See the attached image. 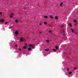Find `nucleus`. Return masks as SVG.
Listing matches in <instances>:
<instances>
[{
    "instance_id": "obj_3",
    "label": "nucleus",
    "mask_w": 78,
    "mask_h": 78,
    "mask_svg": "<svg viewBox=\"0 0 78 78\" xmlns=\"http://www.w3.org/2000/svg\"><path fill=\"white\" fill-rule=\"evenodd\" d=\"M18 31H16L15 32V34L16 35H17V34H18Z\"/></svg>"
},
{
    "instance_id": "obj_18",
    "label": "nucleus",
    "mask_w": 78,
    "mask_h": 78,
    "mask_svg": "<svg viewBox=\"0 0 78 78\" xmlns=\"http://www.w3.org/2000/svg\"><path fill=\"white\" fill-rule=\"evenodd\" d=\"M55 48L57 49H58V47L57 46H55Z\"/></svg>"
},
{
    "instance_id": "obj_6",
    "label": "nucleus",
    "mask_w": 78,
    "mask_h": 78,
    "mask_svg": "<svg viewBox=\"0 0 78 78\" xmlns=\"http://www.w3.org/2000/svg\"><path fill=\"white\" fill-rule=\"evenodd\" d=\"M10 15L11 16H14V14L13 13H10Z\"/></svg>"
},
{
    "instance_id": "obj_7",
    "label": "nucleus",
    "mask_w": 78,
    "mask_h": 78,
    "mask_svg": "<svg viewBox=\"0 0 78 78\" xmlns=\"http://www.w3.org/2000/svg\"><path fill=\"white\" fill-rule=\"evenodd\" d=\"M72 72H69L68 73V74H69V75H70V74H72Z\"/></svg>"
},
{
    "instance_id": "obj_11",
    "label": "nucleus",
    "mask_w": 78,
    "mask_h": 78,
    "mask_svg": "<svg viewBox=\"0 0 78 78\" xmlns=\"http://www.w3.org/2000/svg\"><path fill=\"white\" fill-rule=\"evenodd\" d=\"M44 25H47V22H44Z\"/></svg>"
},
{
    "instance_id": "obj_21",
    "label": "nucleus",
    "mask_w": 78,
    "mask_h": 78,
    "mask_svg": "<svg viewBox=\"0 0 78 78\" xmlns=\"http://www.w3.org/2000/svg\"><path fill=\"white\" fill-rule=\"evenodd\" d=\"M69 25H70L71 27H72V24L71 23H69Z\"/></svg>"
},
{
    "instance_id": "obj_34",
    "label": "nucleus",
    "mask_w": 78,
    "mask_h": 78,
    "mask_svg": "<svg viewBox=\"0 0 78 78\" xmlns=\"http://www.w3.org/2000/svg\"><path fill=\"white\" fill-rule=\"evenodd\" d=\"M25 45H27V43H26V44H25Z\"/></svg>"
},
{
    "instance_id": "obj_9",
    "label": "nucleus",
    "mask_w": 78,
    "mask_h": 78,
    "mask_svg": "<svg viewBox=\"0 0 78 78\" xmlns=\"http://www.w3.org/2000/svg\"><path fill=\"white\" fill-rule=\"evenodd\" d=\"M29 46L30 47H31L33 46V45L31 44H30L29 45Z\"/></svg>"
},
{
    "instance_id": "obj_20",
    "label": "nucleus",
    "mask_w": 78,
    "mask_h": 78,
    "mask_svg": "<svg viewBox=\"0 0 78 78\" xmlns=\"http://www.w3.org/2000/svg\"><path fill=\"white\" fill-rule=\"evenodd\" d=\"M67 71H68V72H69V68H67Z\"/></svg>"
},
{
    "instance_id": "obj_24",
    "label": "nucleus",
    "mask_w": 78,
    "mask_h": 78,
    "mask_svg": "<svg viewBox=\"0 0 78 78\" xmlns=\"http://www.w3.org/2000/svg\"><path fill=\"white\" fill-rule=\"evenodd\" d=\"M74 22H77V21H76V20H74Z\"/></svg>"
},
{
    "instance_id": "obj_5",
    "label": "nucleus",
    "mask_w": 78,
    "mask_h": 78,
    "mask_svg": "<svg viewBox=\"0 0 78 78\" xmlns=\"http://www.w3.org/2000/svg\"><path fill=\"white\" fill-rule=\"evenodd\" d=\"M23 41V38L21 37L20 38V41Z\"/></svg>"
},
{
    "instance_id": "obj_1",
    "label": "nucleus",
    "mask_w": 78,
    "mask_h": 78,
    "mask_svg": "<svg viewBox=\"0 0 78 78\" xmlns=\"http://www.w3.org/2000/svg\"><path fill=\"white\" fill-rule=\"evenodd\" d=\"M0 22H1V23H3V22H5V20L4 19H1L0 20Z\"/></svg>"
},
{
    "instance_id": "obj_4",
    "label": "nucleus",
    "mask_w": 78,
    "mask_h": 78,
    "mask_svg": "<svg viewBox=\"0 0 78 78\" xmlns=\"http://www.w3.org/2000/svg\"><path fill=\"white\" fill-rule=\"evenodd\" d=\"M50 18H51V19H53V16L52 15H50Z\"/></svg>"
},
{
    "instance_id": "obj_19",
    "label": "nucleus",
    "mask_w": 78,
    "mask_h": 78,
    "mask_svg": "<svg viewBox=\"0 0 78 78\" xmlns=\"http://www.w3.org/2000/svg\"><path fill=\"white\" fill-rule=\"evenodd\" d=\"M26 48V47L25 46H24L23 47V48H24V49H25Z\"/></svg>"
},
{
    "instance_id": "obj_12",
    "label": "nucleus",
    "mask_w": 78,
    "mask_h": 78,
    "mask_svg": "<svg viewBox=\"0 0 78 78\" xmlns=\"http://www.w3.org/2000/svg\"><path fill=\"white\" fill-rule=\"evenodd\" d=\"M55 19H58V16H55Z\"/></svg>"
},
{
    "instance_id": "obj_30",
    "label": "nucleus",
    "mask_w": 78,
    "mask_h": 78,
    "mask_svg": "<svg viewBox=\"0 0 78 78\" xmlns=\"http://www.w3.org/2000/svg\"><path fill=\"white\" fill-rule=\"evenodd\" d=\"M74 70H76V68H74Z\"/></svg>"
},
{
    "instance_id": "obj_23",
    "label": "nucleus",
    "mask_w": 78,
    "mask_h": 78,
    "mask_svg": "<svg viewBox=\"0 0 78 78\" xmlns=\"http://www.w3.org/2000/svg\"><path fill=\"white\" fill-rule=\"evenodd\" d=\"M64 24H62L61 26L62 27H64Z\"/></svg>"
},
{
    "instance_id": "obj_17",
    "label": "nucleus",
    "mask_w": 78,
    "mask_h": 78,
    "mask_svg": "<svg viewBox=\"0 0 78 78\" xmlns=\"http://www.w3.org/2000/svg\"><path fill=\"white\" fill-rule=\"evenodd\" d=\"M12 27V26H10V27H9V29H11Z\"/></svg>"
},
{
    "instance_id": "obj_14",
    "label": "nucleus",
    "mask_w": 78,
    "mask_h": 78,
    "mask_svg": "<svg viewBox=\"0 0 78 78\" xmlns=\"http://www.w3.org/2000/svg\"><path fill=\"white\" fill-rule=\"evenodd\" d=\"M15 22H16V23H17V22H18V20H16Z\"/></svg>"
},
{
    "instance_id": "obj_15",
    "label": "nucleus",
    "mask_w": 78,
    "mask_h": 78,
    "mask_svg": "<svg viewBox=\"0 0 78 78\" xmlns=\"http://www.w3.org/2000/svg\"><path fill=\"white\" fill-rule=\"evenodd\" d=\"M72 30V33H73V31H74V30H73V29H71Z\"/></svg>"
},
{
    "instance_id": "obj_2",
    "label": "nucleus",
    "mask_w": 78,
    "mask_h": 78,
    "mask_svg": "<svg viewBox=\"0 0 78 78\" xmlns=\"http://www.w3.org/2000/svg\"><path fill=\"white\" fill-rule=\"evenodd\" d=\"M63 5V2H61L60 3V4L59 5L60 6H61V7H62V6Z\"/></svg>"
},
{
    "instance_id": "obj_31",
    "label": "nucleus",
    "mask_w": 78,
    "mask_h": 78,
    "mask_svg": "<svg viewBox=\"0 0 78 78\" xmlns=\"http://www.w3.org/2000/svg\"><path fill=\"white\" fill-rule=\"evenodd\" d=\"M42 33V32H40V34H41Z\"/></svg>"
},
{
    "instance_id": "obj_25",
    "label": "nucleus",
    "mask_w": 78,
    "mask_h": 78,
    "mask_svg": "<svg viewBox=\"0 0 78 78\" xmlns=\"http://www.w3.org/2000/svg\"><path fill=\"white\" fill-rule=\"evenodd\" d=\"M10 17H13V16H12V15H11L10 16Z\"/></svg>"
},
{
    "instance_id": "obj_35",
    "label": "nucleus",
    "mask_w": 78,
    "mask_h": 78,
    "mask_svg": "<svg viewBox=\"0 0 78 78\" xmlns=\"http://www.w3.org/2000/svg\"><path fill=\"white\" fill-rule=\"evenodd\" d=\"M40 26L41 25V23H40Z\"/></svg>"
},
{
    "instance_id": "obj_36",
    "label": "nucleus",
    "mask_w": 78,
    "mask_h": 78,
    "mask_svg": "<svg viewBox=\"0 0 78 78\" xmlns=\"http://www.w3.org/2000/svg\"><path fill=\"white\" fill-rule=\"evenodd\" d=\"M77 14H78V12H77Z\"/></svg>"
},
{
    "instance_id": "obj_22",
    "label": "nucleus",
    "mask_w": 78,
    "mask_h": 78,
    "mask_svg": "<svg viewBox=\"0 0 78 78\" xmlns=\"http://www.w3.org/2000/svg\"><path fill=\"white\" fill-rule=\"evenodd\" d=\"M52 50L53 51H56V49H53Z\"/></svg>"
},
{
    "instance_id": "obj_26",
    "label": "nucleus",
    "mask_w": 78,
    "mask_h": 78,
    "mask_svg": "<svg viewBox=\"0 0 78 78\" xmlns=\"http://www.w3.org/2000/svg\"><path fill=\"white\" fill-rule=\"evenodd\" d=\"M19 51H21V48H19Z\"/></svg>"
},
{
    "instance_id": "obj_32",
    "label": "nucleus",
    "mask_w": 78,
    "mask_h": 78,
    "mask_svg": "<svg viewBox=\"0 0 78 78\" xmlns=\"http://www.w3.org/2000/svg\"><path fill=\"white\" fill-rule=\"evenodd\" d=\"M15 47H17V44H16L15 45Z\"/></svg>"
},
{
    "instance_id": "obj_13",
    "label": "nucleus",
    "mask_w": 78,
    "mask_h": 78,
    "mask_svg": "<svg viewBox=\"0 0 78 78\" xmlns=\"http://www.w3.org/2000/svg\"><path fill=\"white\" fill-rule=\"evenodd\" d=\"M48 50H49V49H45V51H48Z\"/></svg>"
},
{
    "instance_id": "obj_33",
    "label": "nucleus",
    "mask_w": 78,
    "mask_h": 78,
    "mask_svg": "<svg viewBox=\"0 0 78 78\" xmlns=\"http://www.w3.org/2000/svg\"><path fill=\"white\" fill-rule=\"evenodd\" d=\"M74 25H76V23H75L74 24Z\"/></svg>"
},
{
    "instance_id": "obj_10",
    "label": "nucleus",
    "mask_w": 78,
    "mask_h": 78,
    "mask_svg": "<svg viewBox=\"0 0 78 78\" xmlns=\"http://www.w3.org/2000/svg\"><path fill=\"white\" fill-rule=\"evenodd\" d=\"M28 50H29V51H30L31 50V48H29L28 49Z\"/></svg>"
},
{
    "instance_id": "obj_16",
    "label": "nucleus",
    "mask_w": 78,
    "mask_h": 78,
    "mask_svg": "<svg viewBox=\"0 0 78 78\" xmlns=\"http://www.w3.org/2000/svg\"><path fill=\"white\" fill-rule=\"evenodd\" d=\"M46 42H47V43H48L49 42V41H48V40H47Z\"/></svg>"
},
{
    "instance_id": "obj_27",
    "label": "nucleus",
    "mask_w": 78,
    "mask_h": 78,
    "mask_svg": "<svg viewBox=\"0 0 78 78\" xmlns=\"http://www.w3.org/2000/svg\"><path fill=\"white\" fill-rule=\"evenodd\" d=\"M8 23V22H5V24H6Z\"/></svg>"
},
{
    "instance_id": "obj_8",
    "label": "nucleus",
    "mask_w": 78,
    "mask_h": 78,
    "mask_svg": "<svg viewBox=\"0 0 78 78\" xmlns=\"http://www.w3.org/2000/svg\"><path fill=\"white\" fill-rule=\"evenodd\" d=\"M48 17V16H44V19H47Z\"/></svg>"
},
{
    "instance_id": "obj_28",
    "label": "nucleus",
    "mask_w": 78,
    "mask_h": 78,
    "mask_svg": "<svg viewBox=\"0 0 78 78\" xmlns=\"http://www.w3.org/2000/svg\"><path fill=\"white\" fill-rule=\"evenodd\" d=\"M49 33H51V30H49Z\"/></svg>"
},
{
    "instance_id": "obj_37",
    "label": "nucleus",
    "mask_w": 78,
    "mask_h": 78,
    "mask_svg": "<svg viewBox=\"0 0 78 78\" xmlns=\"http://www.w3.org/2000/svg\"><path fill=\"white\" fill-rule=\"evenodd\" d=\"M63 35H64V34H63Z\"/></svg>"
},
{
    "instance_id": "obj_29",
    "label": "nucleus",
    "mask_w": 78,
    "mask_h": 78,
    "mask_svg": "<svg viewBox=\"0 0 78 78\" xmlns=\"http://www.w3.org/2000/svg\"><path fill=\"white\" fill-rule=\"evenodd\" d=\"M2 12H0V15H2Z\"/></svg>"
}]
</instances>
